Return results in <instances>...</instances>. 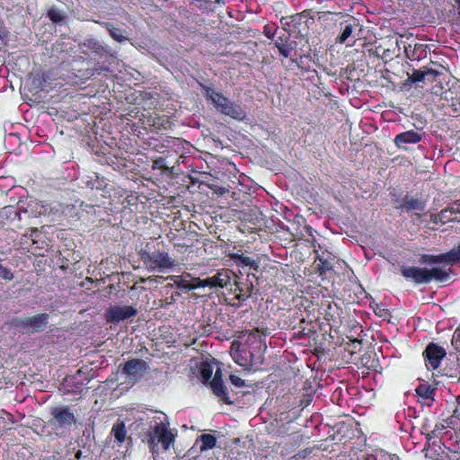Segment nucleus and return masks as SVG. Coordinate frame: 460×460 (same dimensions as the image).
Wrapping results in <instances>:
<instances>
[{
	"label": "nucleus",
	"mask_w": 460,
	"mask_h": 460,
	"mask_svg": "<svg viewBox=\"0 0 460 460\" xmlns=\"http://www.w3.org/2000/svg\"><path fill=\"white\" fill-rule=\"evenodd\" d=\"M175 435L169 429V422L166 416L161 413L155 416L150 422L149 429L146 434V440L151 452L157 453L159 446L164 450L174 443Z\"/></svg>",
	"instance_id": "obj_1"
},
{
	"label": "nucleus",
	"mask_w": 460,
	"mask_h": 460,
	"mask_svg": "<svg viewBox=\"0 0 460 460\" xmlns=\"http://www.w3.org/2000/svg\"><path fill=\"white\" fill-rule=\"evenodd\" d=\"M214 373V376L210 381V387L213 393L218 397L226 400L227 398V390L224 385L222 379V370L219 367L218 361H203L199 367V375L200 378L204 383H207L212 377Z\"/></svg>",
	"instance_id": "obj_2"
},
{
	"label": "nucleus",
	"mask_w": 460,
	"mask_h": 460,
	"mask_svg": "<svg viewBox=\"0 0 460 460\" xmlns=\"http://www.w3.org/2000/svg\"><path fill=\"white\" fill-rule=\"evenodd\" d=\"M230 354L234 361L241 367H248L259 362L254 355L247 349V346L240 341L231 343Z\"/></svg>",
	"instance_id": "obj_3"
},
{
	"label": "nucleus",
	"mask_w": 460,
	"mask_h": 460,
	"mask_svg": "<svg viewBox=\"0 0 460 460\" xmlns=\"http://www.w3.org/2000/svg\"><path fill=\"white\" fill-rule=\"evenodd\" d=\"M460 261V243L446 253L421 254L420 261L425 264H447L453 265Z\"/></svg>",
	"instance_id": "obj_4"
},
{
	"label": "nucleus",
	"mask_w": 460,
	"mask_h": 460,
	"mask_svg": "<svg viewBox=\"0 0 460 460\" xmlns=\"http://www.w3.org/2000/svg\"><path fill=\"white\" fill-rule=\"evenodd\" d=\"M137 310L131 305H111L106 309L104 316L108 323L119 324L137 315Z\"/></svg>",
	"instance_id": "obj_5"
},
{
	"label": "nucleus",
	"mask_w": 460,
	"mask_h": 460,
	"mask_svg": "<svg viewBox=\"0 0 460 460\" xmlns=\"http://www.w3.org/2000/svg\"><path fill=\"white\" fill-rule=\"evenodd\" d=\"M142 259L146 267L152 270H164L173 266V261L165 252H145Z\"/></svg>",
	"instance_id": "obj_6"
},
{
	"label": "nucleus",
	"mask_w": 460,
	"mask_h": 460,
	"mask_svg": "<svg viewBox=\"0 0 460 460\" xmlns=\"http://www.w3.org/2000/svg\"><path fill=\"white\" fill-rule=\"evenodd\" d=\"M446 354L443 347L433 342L429 343L423 351L427 368L437 369L440 366L442 359L446 357Z\"/></svg>",
	"instance_id": "obj_7"
},
{
	"label": "nucleus",
	"mask_w": 460,
	"mask_h": 460,
	"mask_svg": "<svg viewBox=\"0 0 460 460\" xmlns=\"http://www.w3.org/2000/svg\"><path fill=\"white\" fill-rule=\"evenodd\" d=\"M148 367L147 363L139 358H133L127 361L122 367L123 374L127 375L132 380L140 379Z\"/></svg>",
	"instance_id": "obj_8"
},
{
	"label": "nucleus",
	"mask_w": 460,
	"mask_h": 460,
	"mask_svg": "<svg viewBox=\"0 0 460 460\" xmlns=\"http://www.w3.org/2000/svg\"><path fill=\"white\" fill-rule=\"evenodd\" d=\"M402 275L407 280H411L417 285L427 284L430 282V278L428 277V269L420 267H403L402 269Z\"/></svg>",
	"instance_id": "obj_9"
},
{
	"label": "nucleus",
	"mask_w": 460,
	"mask_h": 460,
	"mask_svg": "<svg viewBox=\"0 0 460 460\" xmlns=\"http://www.w3.org/2000/svg\"><path fill=\"white\" fill-rule=\"evenodd\" d=\"M51 414L60 428L67 429L75 422V417L69 407H57L51 411Z\"/></svg>",
	"instance_id": "obj_10"
},
{
	"label": "nucleus",
	"mask_w": 460,
	"mask_h": 460,
	"mask_svg": "<svg viewBox=\"0 0 460 460\" xmlns=\"http://www.w3.org/2000/svg\"><path fill=\"white\" fill-rule=\"evenodd\" d=\"M49 320V314H37L31 317H27L24 319L19 320L17 325L26 329V330H31L34 332H40L42 331Z\"/></svg>",
	"instance_id": "obj_11"
},
{
	"label": "nucleus",
	"mask_w": 460,
	"mask_h": 460,
	"mask_svg": "<svg viewBox=\"0 0 460 460\" xmlns=\"http://www.w3.org/2000/svg\"><path fill=\"white\" fill-rule=\"evenodd\" d=\"M421 140L422 135L411 129L396 135L394 143L400 149H407L406 145L418 144Z\"/></svg>",
	"instance_id": "obj_12"
},
{
	"label": "nucleus",
	"mask_w": 460,
	"mask_h": 460,
	"mask_svg": "<svg viewBox=\"0 0 460 460\" xmlns=\"http://www.w3.org/2000/svg\"><path fill=\"white\" fill-rule=\"evenodd\" d=\"M233 272L228 269L218 270L214 276L207 278L208 288H224L230 284Z\"/></svg>",
	"instance_id": "obj_13"
},
{
	"label": "nucleus",
	"mask_w": 460,
	"mask_h": 460,
	"mask_svg": "<svg viewBox=\"0 0 460 460\" xmlns=\"http://www.w3.org/2000/svg\"><path fill=\"white\" fill-rule=\"evenodd\" d=\"M82 51L85 54L88 52L102 57L110 53V48L101 43L99 40L90 38L86 39L81 45Z\"/></svg>",
	"instance_id": "obj_14"
},
{
	"label": "nucleus",
	"mask_w": 460,
	"mask_h": 460,
	"mask_svg": "<svg viewBox=\"0 0 460 460\" xmlns=\"http://www.w3.org/2000/svg\"><path fill=\"white\" fill-rule=\"evenodd\" d=\"M43 201L31 200L26 208L22 210L21 208L14 211L15 217L20 221L22 219V212L28 213L30 217H39L43 216L45 210L43 209Z\"/></svg>",
	"instance_id": "obj_15"
},
{
	"label": "nucleus",
	"mask_w": 460,
	"mask_h": 460,
	"mask_svg": "<svg viewBox=\"0 0 460 460\" xmlns=\"http://www.w3.org/2000/svg\"><path fill=\"white\" fill-rule=\"evenodd\" d=\"M205 90V96L208 101H210L215 108L220 111L230 101L228 98L224 96L222 93L215 91L210 87H203Z\"/></svg>",
	"instance_id": "obj_16"
},
{
	"label": "nucleus",
	"mask_w": 460,
	"mask_h": 460,
	"mask_svg": "<svg viewBox=\"0 0 460 460\" xmlns=\"http://www.w3.org/2000/svg\"><path fill=\"white\" fill-rule=\"evenodd\" d=\"M449 265L444 264L443 266H437L431 269H428V277L432 280L438 282H446L449 279L451 268Z\"/></svg>",
	"instance_id": "obj_17"
},
{
	"label": "nucleus",
	"mask_w": 460,
	"mask_h": 460,
	"mask_svg": "<svg viewBox=\"0 0 460 460\" xmlns=\"http://www.w3.org/2000/svg\"><path fill=\"white\" fill-rule=\"evenodd\" d=\"M219 112L237 120H243L246 118V111L239 104L231 101Z\"/></svg>",
	"instance_id": "obj_18"
},
{
	"label": "nucleus",
	"mask_w": 460,
	"mask_h": 460,
	"mask_svg": "<svg viewBox=\"0 0 460 460\" xmlns=\"http://www.w3.org/2000/svg\"><path fill=\"white\" fill-rule=\"evenodd\" d=\"M396 208L404 209L407 212H421L425 209V203L418 199L406 197L398 206H396Z\"/></svg>",
	"instance_id": "obj_19"
},
{
	"label": "nucleus",
	"mask_w": 460,
	"mask_h": 460,
	"mask_svg": "<svg viewBox=\"0 0 460 460\" xmlns=\"http://www.w3.org/2000/svg\"><path fill=\"white\" fill-rule=\"evenodd\" d=\"M288 37H279L274 45L279 49V54L284 58L290 57L291 51L294 49V48L288 43Z\"/></svg>",
	"instance_id": "obj_20"
},
{
	"label": "nucleus",
	"mask_w": 460,
	"mask_h": 460,
	"mask_svg": "<svg viewBox=\"0 0 460 460\" xmlns=\"http://www.w3.org/2000/svg\"><path fill=\"white\" fill-rule=\"evenodd\" d=\"M455 214V211H452L450 208L443 209L438 214L431 215L430 219L435 224H446L453 220L452 216Z\"/></svg>",
	"instance_id": "obj_21"
},
{
	"label": "nucleus",
	"mask_w": 460,
	"mask_h": 460,
	"mask_svg": "<svg viewBox=\"0 0 460 460\" xmlns=\"http://www.w3.org/2000/svg\"><path fill=\"white\" fill-rule=\"evenodd\" d=\"M126 428L123 422H117L113 425L111 434L114 437L119 445L122 444L126 438Z\"/></svg>",
	"instance_id": "obj_22"
},
{
	"label": "nucleus",
	"mask_w": 460,
	"mask_h": 460,
	"mask_svg": "<svg viewBox=\"0 0 460 460\" xmlns=\"http://www.w3.org/2000/svg\"><path fill=\"white\" fill-rule=\"evenodd\" d=\"M190 278V274H186L182 276H170L168 279L172 280L175 286L180 289L190 290V280L188 279Z\"/></svg>",
	"instance_id": "obj_23"
},
{
	"label": "nucleus",
	"mask_w": 460,
	"mask_h": 460,
	"mask_svg": "<svg viewBox=\"0 0 460 460\" xmlns=\"http://www.w3.org/2000/svg\"><path fill=\"white\" fill-rule=\"evenodd\" d=\"M200 451L204 452L216 447L217 438L211 434H203L199 437Z\"/></svg>",
	"instance_id": "obj_24"
},
{
	"label": "nucleus",
	"mask_w": 460,
	"mask_h": 460,
	"mask_svg": "<svg viewBox=\"0 0 460 460\" xmlns=\"http://www.w3.org/2000/svg\"><path fill=\"white\" fill-rule=\"evenodd\" d=\"M416 394L424 399H430L433 397L434 389L427 384H421L416 388Z\"/></svg>",
	"instance_id": "obj_25"
},
{
	"label": "nucleus",
	"mask_w": 460,
	"mask_h": 460,
	"mask_svg": "<svg viewBox=\"0 0 460 460\" xmlns=\"http://www.w3.org/2000/svg\"><path fill=\"white\" fill-rule=\"evenodd\" d=\"M48 17L53 22L58 23V24L62 23L65 20L64 13L60 10L56 9V8H51L49 10Z\"/></svg>",
	"instance_id": "obj_26"
},
{
	"label": "nucleus",
	"mask_w": 460,
	"mask_h": 460,
	"mask_svg": "<svg viewBox=\"0 0 460 460\" xmlns=\"http://www.w3.org/2000/svg\"><path fill=\"white\" fill-rule=\"evenodd\" d=\"M353 31L352 25L348 24L344 27L340 36L337 38V42L342 44L351 36Z\"/></svg>",
	"instance_id": "obj_27"
},
{
	"label": "nucleus",
	"mask_w": 460,
	"mask_h": 460,
	"mask_svg": "<svg viewBox=\"0 0 460 460\" xmlns=\"http://www.w3.org/2000/svg\"><path fill=\"white\" fill-rule=\"evenodd\" d=\"M206 287H208V280H207V279H200L199 278H191L190 290L191 289H196V288H206Z\"/></svg>",
	"instance_id": "obj_28"
},
{
	"label": "nucleus",
	"mask_w": 460,
	"mask_h": 460,
	"mask_svg": "<svg viewBox=\"0 0 460 460\" xmlns=\"http://www.w3.org/2000/svg\"><path fill=\"white\" fill-rule=\"evenodd\" d=\"M109 32L111 37L118 42H123L127 40V38L121 34L120 30L117 28L109 29Z\"/></svg>",
	"instance_id": "obj_29"
},
{
	"label": "nucleus",
	"mask_w": 460,
	"mask_h": 460,
	"mask_svg": "<svg viewBox=\"0 0 460 460\" xmlns=\"http://www.w3.org/2000/svg\"><path fill=\"white\" fill-rule=\"evenodd\" d=\"M426 74L420 70H414L409 78L412 83L422 82L425 79Z\"/></svg>",
	"instance_id": "obj_30"
},
{
	"label": "nucleus",
	"mask_w": 460,
	"mask_h": 460,
	"mask_svg": "<svg viewBox=\"0 0 460 460\" xmlns=\"http://www.w3.org/2000/svg\"><path fill=\"white\" fill-rule=\"evenodd\" d=\"M0 278L5 280H12L13 279L14 276L10 269L0 264Z\"/></svg>",
	"instance_id": "obj_31"
},
{
	"label": "nucleus",
	"mask_w": 460,
	"mask_h": 460,
	"mask_svg": "<svg viewBox=\"0 0 460 460\" xmlns=\"http://www.w3.org/2000/svg\"><path fill=\"white\" fill-rule=\"evenodd\" d=\"M276 31L277 28L274 24H266L263 28L264 35L270 40H272L274 38Z\"/></svg>",
	"instance_id": "obj_32"
},
{
	"label": "nucleus",
	"mask_w": 460,
	"mask_h": 460,
	"mask_svg": "<svg viewBox=\"0 0 460 460\" xmlns=\"http://www.w3.org/2000/svg\"><path fill=\"white\" fill-rule=\"evenodd\" d=\"M451 343L456 350L460 351V325L455 330Z\"/></svg>",
	"instance_id": "obj_33"
},
{
	"label": "nucleus",
	"mask_w": 460,
	"mask_h": 460,
	"mask_svg": "<svg viewBox=\"0 0 460 460\" xmlns=\"http://www.w3.org/2000/svg\"><path fill=\"white\" fill-rule=\"evenodd\" d=\"M235 262L238 265H244V266H250V267H252L254 264V261L252 259H251L250 257L243 256V255L238 256L235 259Z\"/></svg>",
	"instance_id": "obj_34"
},
{
	"label": "nucleus",
	"mask_w": 460,
	"mask_h": 460,
	"mask_svg": "<svg viewBox=\"0 0 460 460\" xmlns=\"http://www.w3.org/2000/svg\"><path fill=\"white\" fill-rule=\"evenodd\" d=\"M43 209L45 210L43 216H50L51 211L56 210V212H58L59 210V204H49L47 202H43Z\"/></svg>",
	"instance_id": "obj_35"
},
{
	"label": "nucleus",
	"mask_w": 460,
	"mask_h": 460,
	"mask_svg": "<svg viewBox=\"0 0 460 460\" xmlns=\"http://www.w3.org/2000/svg\"><path fill=\"white\" fill-rule=\"evenodd\" d=\"M229 380L232 385H234L236 387H243L244 386V380H243L241 377L235 376V375H230Z\"/></svg>",
	"instance_id": "obj_36"
},
{
	"label": "nucleus",
	"mask_w": 460,
	"mask_h": 460,
	"mask_svg": "<svg viewBox=\"0 0 460 460\" xmlns=\"http://www.w3.org/2000/svg\"><path fill=\"white\" fill-rule=\"evenodd\" d=\"M38 233L37 228H30L23 235L25 238H31L32 241V243H35L37 241L34 238V235Z\"/></svg>",
	"instance_id": "obj_37"
},
{
	"label": "nucleus",
	"mask_w": 460,
	"mask_h": 460,
	"mask_svg": "<svg viewBox=\"0 0 460 460\" xmlns=\"http://www.w3.org/2000/svg\"><path fill=\"white\" fill-rule=\"evenodd\" d=\"M61 214H62V211H61L60 208H59L58 212H56V210L51 211V215L49 216V217H51V221H55L58 218H59Z\"/></svg>",
	"instance_id": "obj_38"
},
{
	"label": "nucleus",
	"mask_w": 460,
	"mask_h": 460,
	"mask_svg": "<svg viewBox=\"0 0 460 460\" xmlns=\"http://www.w3.org/2000/svg\"><path fill=\"white\" fill-rule=\"evenodd\" d=\"M450 209H452V211H455V214L460 213V201L455 202L454 206L450 208Z\"/></svg>",
	"instance_id": "obj_39"
},
{
	"label": "nucleus",
	"mask_w": 460,
	"mask_h": 460,
	"mask_svg": "<svg viewBox=\"0 0 460 460\" xmlns=\"http://www.w3.org/2000/svg\"><path fill=\"white\" fill-rule=\"evenodd\" d=\"M320 261H322L323 268L324 270H330L332 268V265L328 260L322 261V259H320Z\"/></svg>",
	"instance_id": "obj_40"
},
{
	"label": "nucleus",
	"mask_w": 460,
	"mask_h": 460,
	"mask_svg": "<svg viewBox=\"0 0 460 460\" xmlns=\"http://www.w3.org/2000/svg\"><path fill=\"white\" fill-rule=\"evenodd\" d=\"M256 339H257V336H256L254 333H252V332H248V334H247V339H246V341H247V342H249V341H251V342H252V341H255Z\"/></svg>",
	"instance_id": "obj_41"
},
{
	"label": "nucleus",
	"mask_w": 460,
	"mask_h": 460,
	"mask_svg": "<svg viewBox=\"0 0 460 460\" xmlns=\"http://www.w3.org/2000/svg\"><path fill=\"white\" fill-rule=\"evenodd\" d=\"M291 18H292V17H282V18H281V20H280V22H281L282 25H284V26H288V25L290 24V21H289V20H290Z\"/></svg>",
	"instance_id": "obj_42"
},
{
	"label": "nucleus",
	"mask_w": 460,
	"mask_h": 460,
	"mask_svg": "<svg viewBox=\"0 0 460 460\" xmlns=\"http://www.w3.org/2000/svg\"><path fill=\"white\" fill-rule=\"evenodd\" d=\"M6 37L5 28L0 23V39H4Z\"/></svg>",
	"instance_id": "obj_43"
},
{
	"label": "nucleus",
	"mask_w": 460,
	"mask_h": 460,
	"mask_svg": "<svg viewBox=\"0 0 460 460\" xmlns=\"http://www.w3.org/2000/svg\"><path fill=\"white\" fill-rule=\"evenodd\" d=\"M226 190L225 188H220V189H219V193H220V194H224V193H226Z\"/></svg>",
	"instance_id": "obj_44"
},
{
	"label": "nucleus",
	"mask_w": 460,
	"mask_h": 460,
	"mask_svg": "<svg viewBox=\"0 0 460 460\" xmlns=\"http://www.w3.org/2000/svg\"><path fill=\"white\" fill-rule=\"evenodd\" d=\"M456 3L458 4V13L460 15V0H456Z\"/></svg>",
	"instance_id": "obj_45"
},
{
	"label": "nucleus",
	"mask_w": 460,
	"mask_h": 460,
	"mask_svg": "<svg viewBox=\"0 0 460 460\" xmlns=\"http://www.w3.org/2000/svg\"><path fill=\"white\" fill-rule=\"evenodd\" d=\"M93 75V72H89V76H92Z\"/></svg>",
	"instance_id": "obj_46"
}]
</instances>
